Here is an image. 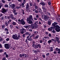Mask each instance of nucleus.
<instances>
[{"instance_id": "obj_14", "label": "nucleus", "mask_w": 60, "mask_h": 60, "mask_svg": "<svg viewBox=\"0 0 60 60\" xmlns=\"http://www.w3.org/2000/svg\"><path fill=\"white\" fill-rule=\"evenodd\" d=\"M38 12H40V13H41L42 11L41 9L39 8L38 10Z\"/></svg>"}, {"instance_id": "obj_43", "label": "nucleus", "mask_w": 60, "mask_h": 60, "mask_svg": "<svg viewBox=\"0 0 60 60\" xmlns=\"http://www.w3.org/2000/svg\"><path fill=\"white\" fill-rule=\"evenodd\" d=\"M37 24H38V22H35L34 23V24L35 25H37Z\"/></svg>"}, {"instance_id": "obj_9", "label": "nucleus", "mask_w": 60, "mask_h": 60, "mask_svg": "<svg viewBox=\"0 0 60 60\" xmlns=\"http://www.w3.org/2000/svg\"><path fill=\"white\" fill-rule=\"evenodd\" d=\"M33 19V16L31 15H30L29 16V18L27 19L28 20H32Z\"/></svg>"}, {"instance_id": "obj_58", "label": "nucleus", "mask_w": 60, "mask_h": 60, "mask_svg": "<svg viewBox=\"0 0 60 60\" xmlns=\"http://www.w3.org/2000/svg\"><path fill=\"white\" fill-rule=\"evenodd\" d=\"M6 41H9V38H7L6 39Z\"/></svg>"}, {"instance_id": "obj_47", "label": "nucleus", "mask_w": 60, "mask_h": 60, "mask_svg": "<svg viewBox=\"0 0 60 60\" xmlns=\"http://www.w3.org/2000/svg\"><path fill=\"white\" fill-rule=\"evenodd\" d=\"M4 27H5V25H3L2 26V28H4Z\"/></svg>"}, {"instance_id": "obj_53", "label": "nucleus", "mask_w": 60, "mask_h": 60, "mask_svg": "<svg viewBox=\"0 0 60 60\" xmlns=\"http://www.w3.org/2000/svg\"><path fill=\"white\" fill-rule=\"evenodd\" d=\"M49 53H48L46 54V56H49Z\"/></svg>"}, {"instance_id": "obj_4", "label": "nucleus", "mask_w": 60, "mask_h": 60, "mask_svg": "<svg viewBox=\"0 0 60 60\" xmlns=\"http://www.w3.org/2000/svg\"><path fill=\"white\" fill-rule=\"evenodd\" d=\"M18 21L19 22H20L21 24L22 25H24L25 24V22L23 19H22L20 20V19H19Z\"/></svg>"}, {"instance_id": "obj_40", "label": "nucleus", "mask_w": 60, "mask_h": 60, "mask_svg": "<svg viewBox=\"0 0 60 60\" xmlns=\"http://www.w3.org/2000/svg\"><path fill=\"white\" fill-rule=\"evenodd\" d=\"M20 33L22 34H23L24 33L22 30H21V31L20 32Z\"/></svg>"}, {"instance_id": "obj_11", "label": "nucleus", "mask_w": 60, "mask_h": 60, "mask_svg": "<svg viewBox=\"0 0 60 60\" xmlns=\"http://www.w3.org/2000/svg\"><path fill=\"white\" fill-rule=\"evenodd\" d=\"M15 4H13L12 6H11L12 7V9L13 10H14V9H15Z\"/></svg>"}, {"instance_id": "obj_39", "label": "nucleus", "mask_w": 60, "mask_h": 60, "mask_svg": "<svg viewBox=\"0 0 60 60\" xmlns=\"http://www.w3.org/2000/svg\"><path fill=\"white\" fill-rule=\"evenodd\" d=\"M12 24L13 25H14L15 26V25H16V23L15 22H13L12 23Z\"/></svg>"}, {"instance_id": "obj_63", "label": "nucleus", "mask_w": 60, "mask_h": 60, "mask_svg": "<svg viewBox=\"0 0 60 60\" xmlns=\"http://www.w3.org/2000/svg\"><path fill=\"white\" fill-rule=\"evenodd\" d=\"M48 4H49V5H51V2H49Z\"/></svg>"}, {"instance_id": "obj_37", "label": "nucleus", "mask_w": 60, "mask_h": 60, "mask_svg": "<svg viewBox=\"0 0 60 60\" xmlns=\"http://www.w3.org/2000/svg\"><path fill=\"white\" fill-rule=\"evenodd\" d=\"M3 41V39L0 37V41Z\"/></svg>"}, {"instance_id": "obj_7", "label": "nucleus", "mask_w": 60, "mask_h": 60, "mask_svg": "<svg viewBox=\"0 0 60 60\" xmlns=\"http://www.w3.org/2000/svg\"><path fill=\"white\" fill-rule=\"evenodd\" d=\"M2 12L3 13H5L6 12H7V10H6L4 9V8H3L2 9Z\"/></svg>"}, {"instance_id": "obj_46", "label": "nucleus", "mask_w": 60, "mask_h": 60, "mask_svg": "<svg viewBox=\"0 0 60 60\" xmlns=\"http://www.w3.org/2000/svg\"><path fill=\"white\" fill-rule=\"evenodd\" d=\"M4 6L5 7H9L8 5L7 4L5 5Z\"/></svg>"}, {"instance_id": "obj_24", "label": "nucleus", "mask_w": 60, "mask_h": 60, "mask_svg": "<svg viewBox=\"0 0 60 60\" xmlns=\"http://www.w3.org/2000/svg\"><path fill=\"white\" fill-rule=\"evenodd\" d=\"M34 48H35V49H37L38 48V46H37V45L34 46Z\"/></svg>"}, {"instance_id": "obj_30", "label": "nucleus", "mask_w": 60, "mask_h": 60, "mask_svg": "<svg viewBox=\"0 0 60 60\" xmlns=\"http://www.w3.org/2000/svg\"><path fill=\"white\" fill-rule=\"evenodd\" d=\"M21 7V6H17L16 7V8L17 9H19V8H20Z\"/></svg>"}, {"instance_id": "obj_19", "label": "nucleus", "mask_w": 60, "mask_h": 60, "mask_svg": "<svg viewBox=\"0 0 60 60\" xmlns=\"http://www.w3.org/2000/svg\"><path fill=\"white\" fill-rule=\"evenodd\" d=\"M45 15H41V17L42 19H44V17H45Z\"/></svg>"}, {"instance_id": "obj_5", "label": "nucleus", "mask_w": 60, "mask_h": 60, "mask_svg": "<svg viewBox=\"0 0 60 60\" xmlns=\"http://www.w3.org/2000/svg\"><path fill=\"white\" fill-rule=\"evenodd\" d=\"M49 17H48L46 15H45V17H44V20H45L47 21L48 20V19H49Z\"/></svg>"}, {"instance_id": "obj_12", "label": "nucleus", "mask_w": 60, "mask_h": 60, "mask_svg": "<svg viewBox=\"0 0 60 60\" xmlns=\"http://www.w3.org/2000/svg\"><path fill=\"white\" fill-rule=\"evenodd\" d=\"M35 25L34 24H32L31 25L32 27L34 29H35Z\"/></svg>"}, {"instance_id": "obj_25", "label": "nucleus", "mask_w": 60, "mask_h": 60, "mask_svg": "<svg viewBox=\"0 0 60 60\" xmlns=\"http://www.w3.org/2000/svg\"><path fill=\"white\" fill-rule=\"evenodd\" d=\"M39 35H37L35 37V39H38V38H39Z\"/></svg>"}, {"instance_id": "obj_16", "label": "nucleus", "mask_w": 60, "mask_h": 60, "mask_svg": "<svg viewBox=\"0 0 60 60\" xmlns=\"http://www.w3.org/2000/svg\"><path fill=\"white\" fill-rule=\"evenodd\" d=\"M53 28L52 27H51L50 28H49L48 29V30L49 31H51V30H52V29H53Z\"/></svg>"}, {"instance_id": "obj_6", "label": "nucleus", "mask_w": 60, "mask_h": 60, "mask_svg": "<svg viewBox=\"0 0 60 60\" xmlns=\"http://www.w3.org/2000/svg\"><path fill=\"white\" fill-rule=\"evenodd\" d=\"M29 4L28 3H27L26 5V11L27 12H28L29 11Z\"/></svg>"}, {"instance_id": "obj_56", "label": "nucleus", "mask_w": 60, "mask_h": 60, "mask_svg": "<svg viewBox=\"0 0 60 60\" xmlns=\"http://www.w3.org/2000/svg\"><path fill=\"white\" fill-rule=\"evenodd\" d=\"M26 0H24L23 1V3H24V4H26Z\"/></svg>"}, {"instance_id": "obj_17", "label": "nucleus", "mask_w": 60, "mask_h": 60, "mask_svg": "<svg viewBox=\"0 0 60 60\" xmlns=\"http://www.w3.org/2000/svg\"><path fill=\"white\" fill-rule=\"evenodd\" d=\"M37 46H38V47H39V48H41V45L40 44H39L38 45H37Z\"/></svg>"}, {"instance_id": "obj_2", "label": "nucleus", "mask_w": 60, "mask_h": 60, "mask_svg": "<svg viewBox=\"0 0 60 60\" xmlns=\"http://www.w3.org/2000/svg\"><path fill=\"white\" fill-rule=\"evenodd\" d=\"M17 34H16L15 35H13L12 36V37L14 39H15L16 40H19V39L20 38V36L19 35L18 37L17 36Z\"/></svg>"}, {"instance_id": "obj_10", "label": "nucleus", "mask_w": 60, "mask_h": 60, "mask_svg": "<svg viewBox=\"0 0 60 60\" xmlns=\"http://www.w3.org/2000/svg\"><path fill=\"white\" fill-rule=\"evenodd\" d=\"M27 22H28V23L30 24H33V22L31 20H28L27 19Z\"/></svg>"}, {"instance_id": "obj_62", "label": "nucleus", "mask_w": 60, "mask_h": 60, "mask_svg": "<svg viewBox=\"0 0 60 60\" xmlns=\"http://www.w3.org/2000/svg\"><path fill=\"white\" fill-rule=\"evenodd\" d=\"M16 11V10H14L13 9V13H15V12Z\"/></svg>"}, {"instance_id": "obj_18", "label": "nucleus", "mask_w": 60, "mask_h": 60, "mask_svg": "<svg viewBox=\"0 0 60 60\" xmlns=\"http://www.w3.org/2000/svg\"><path fill=\"white\" fill-rule=\"evenodd\" d=\"M51 31L52 32L53 34H55V31L54 30V29L53 28V29H52Z\"/></svg>"}, {"instance_id": "obj_48", "label": "nucleus", "mask_w": 60, "mask_h": 60, "mask_svg": "<svg viewBox=\"0 0 60 60\" xmlns=\"http://www.w3.org/2000/svg\"><path fill=\"white\" fill-rule=\"evenodd\" d=\"M10 27L11 28H12L13 27V26L12 25H10Z\"/></svg>"}, {"instance_id": "obj_3", "label": "nucleus", "mask_w": 60, "mask_h": 60, "mask_svg": "<svg viewBox=\"0 0 60 60\" xmlns=\"http://www.w3.org/2000/svg\"><path fill=\"white\" fill-rule=\"evenodd\" d=\"M30 37L29 36H28L27 37V38L26 39L25 41V42L27 43H28V41H32L33 39H32L30 38Z\"/></svg>"}, {"instance_id": "obj_27", "label": "nucleus", "mask_w": 60, "mask_h": 60, "mask_svg": "<svg viewBox=\"0 0 60 60\" xmlns=\"http://www.w3.org/2000/svg\"><path fill=\"white\" fill-rule=\"evenodd\" d=\"M32 43L33 44L32 45V46H34V45H35V42L34 41H33Z\"/></svg>"}, {"instance_id": "obj_55", "label": "nucleus", "mask_w": 60, "mask_h": 60, "mask_svg": "<svg viewBox=\"0 0 60 60\" xmlns=\"http://www.w3.org/2000/svg\"><path fill=\"white\" fill-rule=\"evenodd\" d=\"M44 45H46L47 44V43H46V42H44Z\"/></svg>"}, {"instance_id": "obj_51", "label": "nucleus", "mask_w": 60, "mask_h": 60, "mask_svg": "<svg viewBox=\"0 0 60 60\" xmlns=\"http://www.w3.org/2000/svg\"><path fill=\"white\" fill-rule=\"evenodd\" d=\"M36 18H37V19H38L39 18V15H36Z\"/></svg>"}, {"instance_id": "obj_57", "label": "nucleus", "mask_w": 60, "mask_h": 60, "mask_svg": "<svg viewBox=\"0 0 60 60\" xmlns=\"http://www.w3.org/2000/svg\"><path fill=\"white\" fill-rule=\"evenodd\" d=\"M48 35L49 37H51V34L50 33Z\"/></svg>"}, {"instance_id": "obj_32", "label": "nucleus", "mask_w": 60, "mask_h": 60, "mask_svg": "<svg viewBox=\"0 0 60 60\" xmlns=\"http://www.w3.org/2000/svg\"><path fill=\"white\" fill-rule=\"evenodd\" d=\"M44 38L45 39H49V37L48 36L44 37Z\"/></svg>"}, {"instance_id": "obj_31", "label": "nucleus", "mask_w": 60, "mask_h": 60, "mask_svg": "<svg viewBox=\"0 0 60 60\" xmlns=\"http://www.w3.org/2000/svg\"><path fill=\"white\" fill-rule=\"evenodd\" d=\"M51 42H52V41L51 40H50L48 41V43L49 44Z\"/></svg>"}, {"instance_id": "obj_52", "label": "nucleus", "mask_w": 60, "mask_h": 60, "mask_svg": "<svg viewBox=\"0 0 60 60\" xmlns=\"http://www.w3.org/2000/svg\"><path fill=\"white\" fill-rule=\"evenodd\" d=\"M14 14L15 15H17V14H18V13L17 12H16Z\"/></svg>"}, {"instance_id": "obj_38", "label": "nucleus", "mask_w": 60, "mask_h": 60, "mask_svg": "<svg viewBox=\"0 0 60 60\" xmlns=\"http://www.w3.org/2000/svg\"><path fill=\"white\" fill-rule=\"evenodd\" d=\"M56 40L57 41L58 40H59V38L57 37H56Z\"/></svg>"}, {"instance_id": "obj_64", "label": "nucleus", "mask_w": 60, "mask_h": 60, "mask_svg": "<svg viewBox=\"0 0 60 60\" xmlns=\"http://www.w3.org/2000/svg\"><path fill=\"white\" fill-rule=\"evenodd\" d=\"M59 51L57 52V53L58 54H60V49L59 50Z\"/></svg>"}, {"instance_id": "obj_23", "label": "nucleus", "mask_w": 60, "mask_h": 60, "mask_svg": "<svg viewBox=\"0 0 60 60\" xmlns=\"http://www.w3.org/2000/svg\"><path fill=\"white\" fill-rule=\"evenodd\" d=\"M60 49H59L58 48H56L55 49V50L56 51H58Z\"/></svg>"}, {"instance_id": "obj_26", "label": "nucleus", "mask_w": 60, "mask_h": 60, "mask_svg": "<svg viewBox=\"0 0 60 60\" xmlns=\"http://www.w3.org/2000/svg\"><path fill=\"white\" fill-rule=\"evenodd\" d=\"M22 31H23V33H25L26 32V29H22Z\"/></svg>"}, {"instance_id": "obj_44", "label": "nucleus", "mask_w": 60, "mask_h": 60, "mask_svg": "<svg viewBox=\"0 0 60 60\" xmlns=\"http://www.w3.org/2000/svg\"><path fill=\"white\" fill-rule=\"evenodd\" d=\"M42 56L44 58H45V55L43 54L42 55Z\"/></svg>"}, {"instance_id": "obj_1", "label": "nucleus", "mask_w": 60, "mask_h": 60, "mask_svg": "<svg viewBox=\"0 0 60 60\" xmlns=\"http://www.w3.org/2000/svg\"><path fill=\"white\" fill-rule=\"evenodd\" d=\"M52 26L54 27L55 30H56V32H60V26H59L57 25L56 26V25H55V24L54 23V22L52 24Z\"/></svg>"}, {"instance_id": "obj_28", "label": "nucleus", "mask_w": 60, "mask_h": 60, "mask_svg": "<svg viewBox=\"0 0 60 60\" xmlns=\"http://www.w3.org/2000/svg\"><path fill=\"white\" fill-rule=\"evenodd\" d=\"M29 4L30 6L31 7L32 5H33V4H32V2H31V1H30L29 2Z\"/></svg>"}, {"instance_id": "obj_33", "label": "nucleus", "mask_w": 60, "mask_h": 60, "mask_svg": "<svg viewBox=\"0 0 60 60\" xmlns=\"http://www.w3.org/2000/svg\"><path fill=\"white\" fill-rule=\"evenodd\" d=\"M35 12L36 13H38V10H35Z\"/></svg>"}, {"instance_id": "obj_54", "label": "nucleus", "mask_w": 60, "mask_h": 60, "mask_svg": "<svg viewBox=\"0 0 60 60\" xmlns=\"http://www.w3.org/2000/svg\"><path fill=\"white\" fill-rule=\"evenodd\" d=\"M29 31L30 32H32L33 31V30L32 29H30L29 30Z\"/></svg>"}, {"instance_id": "obj_45", "label": "nucleus", "mask_w": 60, "mask_h": 60, "mask_svg": "<svg viewBox=\"0 0 60 60\" xmlns=\"http://www.w3.org/2000/svg\"><path fill=\"white\" fill-rule=\"evenodd\" d=\"M54 23L55 24V25H57L58 24V23L57 22H54Z\"/></svg>"}, {"instance_id": "obj_36", "label": "nucleus", "mask_w": 60, "mask_h": 60, "mask_svg": "<svg viewBox=\"0 0 60 60\" xmlns=\"http://www.w3.org/2000/svg\"><path fill=\"white\" fill-rule=\"evenodd\" d=\"M5 24L6 26H8V22H5Z\"/></svg>"}, {"instance_id": "obj_42", "label": "nucleus", "mask_w": 60, "mask_h": 60, "mask_svg": "<svg viewBox=\"0 0 60 60\" xmlns=\"http://www.w3.org/2000/svg\"><path fill=\"white\" fill-rule=\"evenodd\" d=\"M38 26L37 25H35V28H38Z\"/></svg>"}, {"instance_id": "obj_13", "label": "nucleus", "mask_w": 60, "mask_h": 60, "mask_svg": "<svg viewBox=\"0 0 60 60\" xmlns=\"http://www.w3.org/2000/svg\"><path fill=\"white\" fill-rule=\"evenodd\" d=\"M33 33L35 35H37V34L38 33V31H34Z\"/></svg>"}, {"instance_id": "obj_61", "label": "nucleus", "mask_w": 60, "mask_h": 60, "mask_svg": "<svg viewBox=\"0 0 60 60\" xmlns=\"http://www.w3.org/2000/svg\"><path fill=\"white\" fill-rule=\"evenodd\" d=\"M29 34V33L28 32H26L25 33V34H26V35H28V34Z\"/></svg>"}, {"instance_id": "obj_49", "label": "nucleus", "mask_w": 60, "mask_h": 60, "mask_svg": "<svg viewBox=\"0 0 60 60\" xmlns=\"http://www.w3.org/2000/svg\"><path fill=\"white\" fill-rule=\"evenodd\" d=\"M51 22H48V24L49 25H51Z\"/></svg>"}, {"instance_id": "obj_35", "label": "nucleus", "mask_w": 60, "mask_h": 60, "mask_svg": "<svg viewBox=\"0 0 60 60\" xmlns=\"http://www.w3.org/2000/svg\"><path fill=\"white\" fill-rule=\"evenodd\" d=\"M10 17L12 19H14V18L13 17V15H11L10 16Z\"/></svg>"}, {"instance_id": "obj_59", "label": "nucleus", "mask_w": 60, "mask_h": 60, "mask_svg": "<svg viewBox=\"0 0 60 60\" xmlns=\"http://www.w3.org/2000/svg\"><path fill=\"white\" fill-rule=\"evenodd\" d=\"M5 31H8V30L7 28H5Z\"/></svg>"}, {"instance_id": "obj_15", "label": "nucleus", "mask_w": 60, "mask_h": 60, "mask_svg": "<svg viewBox=\"0 0 60 60\" xmlns=\"http://www.w3.org/2000/svg\"><path fill=\"white\" fill-rule=\"evenodd\" d=\"M40 4L42 6H43L44 5H45V3H44L41 2L40 3Z\"/></svg>"}, {"instance_id": "obj_41", "label": "nucleus", "mask_w": 60, "mask_h": 60, "mask_svg": "<svg viewBox=\"0 0 60 60\" xmlns=\"http://www.w3.org/2000/svg\"><path fill=\"white\" fill-rule=\"evenodd\" d=\"M9 4L10 6H11V5H12V3H9Z\"/></svg>"}, {"instance_id": "obj_21", "label": "nucleus", "mask_w": 60, "mask_h": 60, "mask_svg": "<svg viewBox=\"0 0 60 60\" xmlns=\"http://www.w3.org/2000/svg\"><path fill=\"white\" fill-rule=\"evenodd\" d=\"M35 36V35L34 34H33L31 36H30V35H29V37H30V38H32V37H34Z\"/></svg>"}, {"instance_id": "obj_34", "label": "nucleus", "mask_w": 60, "mask_h": 60, "mask_svg": "<svg viewBox=\"0 0 60 60\" xmlns=\"http://www.w3.org/2000/svg\"><path fill=\"white\" fill-rule=\"evenodd\" d=\"M50 50L51 51H53V48H52V47H50Z\"/></svg>"}, {"instance_id": "obj_29", "label": "nucleus", "mask_w": 60, "mask_h": 60, "mask_svg": "<svg viewBox=\"0 0 60 60\" xmlns=\"http://www.w3.org/2000/svg\"><path fill=\"white\" fill-rule=\"evenodd\" d=\"M24 56H25V57H26V58L27 57H28V55H26V54H24Z\"/></svg>"}, {"instance_id": "obj_8", "label": "nucleus", "mask_w": 60, "mask_h": 60, "mask_svg": "<svg viewBox=\"0 0 60 60\" xmlns=\"http://www.w3.org/2000/svg\"><path fill=\"white\" fill-rule=\"evenodd\" d=\"M6 49H9V44H6L4 45Z\"/></svg>"}, {"instance_id": "obj_50", "label": "nucleus", "mask_w": 60, "mask_h": 60, "mask_svg": "<svg viewBox=\"0 0 60 60\" xmlns=\"http://www.w3.org/2000/svg\"><path fill=\"white\" fill-rule=\"evenodd\" d=\"M1 2H2V3H5V1H4V0H1Z\"/></svg>"}, {"instance_id": "obj_22", "label": "nucleus", "mask_w": 60, "mask_h": 60, "mask_svg": "<svg viewBox=\"0 0 60 60\" xmlns=\"http://www.w3.org/2000/svg\"><path fill=\"white\" fill-rule=\"evenodd\" d=\"M23 26L24 27H25V28H27L28 27V26L26 25H24Z\"/></svg>"}, {"instance_id": "obj_20", "label": "nucleus", "mask_w": 60, "mask_h": 60, "mask_svg": "<svg viewBox=\"0 0 60 60\" xmlns=\"http://www.w3.org/2000/svg\"><path fill=\"white\" fill-rule=\"evenodd\" d=\"M24 54H20L19 55V56L21 57H22V56H23V57H24Z\"/></svg>"}, {"instance_id": "obj_60", "label": "nucleus", "mask_w": 60, "mask_h": 60, "mask_svg": "<svg viewBox=\"0 0 60 60\" xmlns=\"http://www.w3.org/2000/svg\"><path fill=\"white\" fill-rule=\"evenodd\" d=\"M5 58H6L5 57H4L3 58V60H5L6 59Z\"/></svg>"}]
</instances>
